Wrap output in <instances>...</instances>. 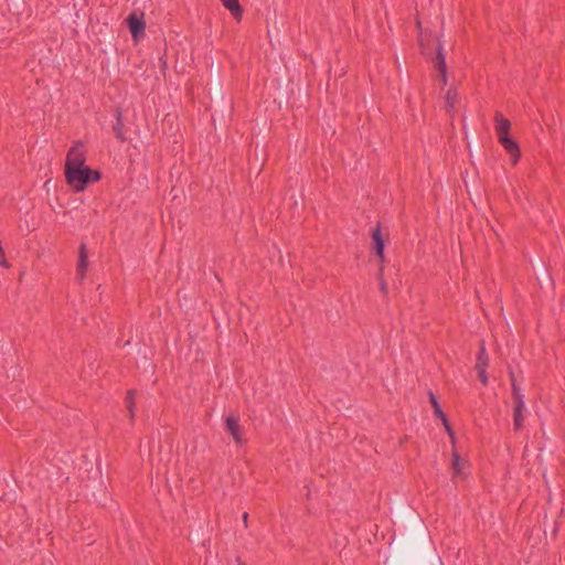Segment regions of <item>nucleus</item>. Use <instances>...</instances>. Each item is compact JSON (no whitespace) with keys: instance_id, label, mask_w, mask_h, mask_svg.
I'll use <instances>...</instances> for the list:
<instances>
[{"instance_id":"1a4fd4ad","label":"nucleus","mask_w":565,"mask_h":565,"mask_svg":"<svg viewBox=\"0 0 565 565\" xmlns=\"http://www.w3.org/2000/svg\"><path fill=\"white\" fill-rule=\"evenodd\" d=\"M509 130H510V121L498 114L495 116V131L498 134L499 141L501 142V145L503 143V140H512L508 136Z\"/></svg>"},{"instance_id":"0eeeda50","label":"nucleus","mask_w":565,"mask_h":565,"mask_svg":"<svg viewBox=\"0 0 565 565\" xmlns=\"http://www.w3.org/2000/svg\"><path fill=\"white\" fill-rule=\"evenodd\" d=\"M371 236H372L375 254L379 256L380 263L382 264L384 262V239L382 236L380 224H377L373 228Z\"/></svg>"},{"instance_id":"6e6552de","label":"nucleus","mask_w":565,"mask_h":565,"mask_svg":"<svg viewBox=\"0 0 565 565\" xmlns=\"http://www.w3.org/2000/svg\"><path fill=\"white\" fill-rule=\"evenodd\" d=\"M451 468L455 477L457 478H466L467 477V468L468 461L459 456L457 451L452 452V461Z\"/></svg>"},{"instance_id":"f3484780","label":"nucleus","mask_w":565,"mask_h":565,"mask_svg":"<svg viewBox=\"0 0 565 565\" xmlns=\"http://www.w3.org/2000/svg\"><path fill=\"white\" fill-rule=\"evenodd\" d=\"M457 98V92L452 88L448 89L445 95L446 106L448 109L454 108Z\"/></svg>"},{"instance_id":"20e7f679","label":"nucleus","mask_w":565,"mask_h":565,"mask_svg":"<svg viewBox=\"0 0 565 565\" xmlns=\"http://www.w3.org/2000/svg\"><path fill=\"white\" fill-rule=\"evenodd\" d=\"M433 65L437 71L436 83L445 86L447 83V74H446V60L443 53V47L438 46L436 56L433 58Z\"/></svg>"},{"instance_id":"f03ea898","label":"nucleus","mask_w":565,"mask_h":565,"mask_svg":"<svg viewBox=\"0 0 565 565\" xmlns=\"http://www.w3.org/2000/svg\"><path fill=\"white\" fill-rule=\"evenodd\" d=\"M86 148L82 141H76L67 151L65 170L85 166Z\"/></svg>"},{"instance_id":"9d476101","label":"nucleus","mask_w":565,"mask_h":565,"mask_svg":"<svg viewBox=\"0 0 565 565\" xmlns=\"http://www.w3.org/2000/svg\"><path fill=\"white\" fill-rule=\"evenodd\" d=\"M115 117H116V121L113 126V130H114V134H115V137L120 141V142H125L127 140V137L125 135V126H124V121H122V110L121 108H117L116 109V114H115Z\"/></svg>"},{"instance_id":"b1692460","label":"nucleus","mask_w":565,"mask_h":565,"mask_svg":"<svg viewBox=\"0 0 565 565\" xmlns=\"http://www.w3.org/2000/svg\"><path fill=\"white\" fill-rule=\"evenodd\" d=\"M416 24H417V28L420 30L419 38H418V44H419V46H423L424 42H423V39H422V22H420V20L418 18L416 20Z\"/></svg>"},{"instance_id":"2eb2a0df","label":"nucleus","mask_w":565,"mask_h":565,"mask_svg":"<svg viewBox=\"0 0 565 565\" xmlns=\"http://www.w3.org/2000/svg\"><path fill=\"white\" fill-rule=\"evenodd\" d=\"M489 364V358L486 348L482 344L476 363V370H486Z\"/></svg>"},{"instance_id":"4468645a","label":"nucleus","mask_w":565,"mask_h":565,"mask_svg":"<svg viewBox=\"0 0 565 565\" xmlns=\"http://www.w3.org/2000/svg\"><path fill=\"white\" fill-rule=\"evenodd\" d=\"M502 146L507 150V152L511 156V161L513 164H516L520 158V149L514 140H503Z\"/></svg>"},{"instance_id":"412c9836","label":"nucleus","mask_w":565,"mask_h":565,"mask_svg":"<svg viewBox=\"0 0 565 565\" xmlns=\"http://www.w3.org/2000/svg\"><path fill=\"white\" fill-rule=\"evenodd\" d=\"M515 401L514 412H523L524 411V401L523 397H519Z\"/></svg>"},{"instance_id":"6ab92c4d","label":"nucleus","mask_w":565,"mask_h":565,"mask_svg":"<svg viewBox=\"0 0 565 565\" xmlns=\"http://www.w3.org/2000/svg\"><path fill=\"white\" fill-rule=\"evenodd\" d=\"M523 412H514V425L516 428H520L523 423Z\"/></svg>"},{"instance_id":"dca6fc26","label":"nucleus","mask_w":565,"mask_h":565,"mask_svg":"<svg viewBox=\"0 0 565 565\" xmlns=\"http://www.w3.org/2000/svg\"><path fill=\"white\" fill-rule=\"evenodd\" d=\"M134 396H135V391L130 390V391L127 392V396L125 398L126 407L128 409L130 419L132 422L135 419V399H134Z\"/></svg>"},{"instance_id":"a878e982","label":"nucleus","mask_w":565,"mask_h":565,"mask_svg":"<svg viewBox=\"0 0 565 565\" xmlns=\"http://www.w3.org/2000/svg\"><path fill=\"white\" fill-rule=\"evenodd\" d=\"M238 565H245L244 562H242L239 558H237Z\"/></svg>"},{"instance_id":"5701e85b","label":"nucleus","mask_w":565,"mask_h":565,"mask_svg":"<svg viewBox=\"0 0 565 565\" xmlns=\"http://www.w3.org/2000/svg\"><path fill=\"white\" fill-rule=\"evenodd\" d=\"M477 372H478V376H479L480 381L483 384H487L488 383V376H487L486 370H477Z\"/></svg>"},{"instance_id":"f8f14e48","label":"nucleus","mask_w":565,"mask_h":565,"mask_svg":"<svg viewBox=\"0 0 565 565\" xmlns=\"http://www.w3.org/2000/svg\"><path fill=\"white\" fill-rule=\"evenodd\" d=\"M221 2L231 12L235 20L241 21L243 17V8L238 0H221Z\"/></svg>"},{"instance_id":"aec40b11","label":"nucleus","mask_w":565,"mask_h":565,"mask_svg":"<svg viewBox=\"0 0 565 565\" xmlns=\"http://www.w3.org/2000/svg\"><path fill=\"white\" fill-rule=\"evenodd\" d=\"M88 178H89V183L97 182L100 180L102 173L98 170L92 169V175H89Z\"/></svg>"},{"instance_id":"7ed1b4c3","label":"nucleus","mask_w":565,"mask_h":565,"mask_svg":"<svg viewBox=\"0 0 565 565\" xmlns=\"http://www.w3.org/2000/svg\"><path fill=\"white\" fill-rule=\"evenodd\" d=\"M433 65L437 71L436 83L445 86L447 83V74H446V60L443 53V47L438 46L436 56L433 58Z\"/></svg>"},{"instance_id":"a211bd4d","label":"nucleus","mask_w":565,"mask_h":565,"mask_svg":"<svg viewBox=\"0 0 565 565\" xmlns=\"http://www.w3.org/2000/svg\"><path fill=\"white\" fill-rule=\"evenodd\" d=\"M379 279H380V289H381V292L386 296L387 294V284L385 282V280L383 279V267L381 266L380 267V270H379Z\"/></svg>"},{"instance_id":"f257e3e1","label":"nucleus","mask_w":565,"mask_h":565,"mask_svg":"<svg viewBox=\"0 0 565 565\" xmlns=\"http://www.w3.org/2000/svg\"><path fill=\"white\" fill-rule=\"evenodd\" d=\"M64 173L67 184L75 192H82L89 184L88 177L92 175V169L87 166H82L64 170Z\"/></svg>"},{"instance_id":"393cba45","label":"nucleus","mask_w":565,"mask_h":565,"mask_svg":"<svg viewBox=\"0 0 565 565\" xmlns=\"http://www.w3.org/2000/svg\"><path fill=\"white\" fill-rule=\"evenodd\" d=\"M247 519H248V513L244 512V514H243V522H244L245 526H247Z\"/></svg>"},{"instance_id":"39448f33","label":"nucleus","mask_w":565,"mask_h":565,"mask_svg":"<svg viewBox=\"0 0 565 565\" xmlns=\"http://www.w3.org/2000/svg\"><path fill=\"white\" fill-rule=\"evenodd\" d=\"M225 428L231 434V436L233 437L234 441L237 445L243 444L242 428H241L238 418H236L234 416L226 417L225 418Z\"/></svg>"},{"instance_id":"4be33fe9","label":"nucleus","mask_w":565,"mask_h":565,"mask_svg":"<svg viewBox=\"0 0 565 565\" xmlns=\"http://www.w3.org/2000/svg\"><path fill=\"white\" fill-rule=\"evenodd\" d=\"M512 391H513L514 399H518L519 397H523L522 394L520 393V388L515 385L513 379H512Z\"/></svg>"},{"instance_id":"9b49d317","label":"nucleus","mask_w":565,"mask_h":565,"mask_svg":"<svg viewBox=\"0 0 565 565\" xmlns=\"http://www.w3.org/2000/svg\"><path fill=\"white\" fill-rule=\"evenodd\" d=\"M87 267H88L87 247H86V244L83 243L79 246L78 264H77V274H78L81 280L84 278Z\"/></svg>"},{"instance_id":"423d86ee","label":"nucleus","mask_w":565,"mask_h":565,"mask_svg":"<svg viewBox=\"0 0 565 565\" xmlns=\"http://www.w3.org/2000/svg\"><path fill=\"white\" fill-rule=\"evenodd\" d=\"M127 23L134 40H137L140 34H143L146 23L142 18L137 17L136 13H131L127 18Z\"/></svg>"},{"instance_id":"ddd939ff","label":"nucleus","mask_w":565,"mask_h":565,"mask_svg":"<svg viewBox=\"0 0 565 565\" xmlns=\"http://www.w3.org/2000/svg\"><path fill=\"white\" fill-rule=\"evenodd\" d=\"M430 402H431V405H433V408H434V414L441 419L447 433L449 434L450 438L454 440V434H452V430L446 419V416L444 414V412L441 411V408L439 407L436 398L434 395H430Z\"/></svg>"}]
</instances>
